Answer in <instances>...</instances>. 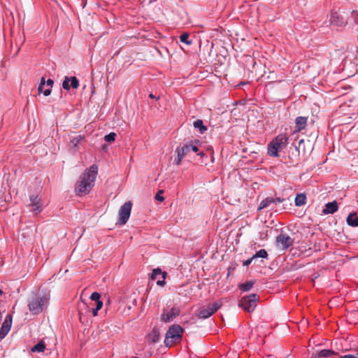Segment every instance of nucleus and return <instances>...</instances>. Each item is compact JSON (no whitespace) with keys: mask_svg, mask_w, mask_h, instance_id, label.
Masks as SVG:
<instances>
[{"mask_svg":"<svg viewBox=\"0 0 358 358\" xmlns=\"http://www.w3.org/2000/svg\"><path fill=\"white\" fill-rule=\"evenodd\" d=\"M98 174V166L95 164L90 166L80 175L75 186L76 195L83 196L88 194L94 186Z\"/></svg>","mask_w":358,"mask_h":358,"instance_id":"nucleus-1","label":"nucleus"},{"mask_svg":"<svg viewBox=\"0 0 358 358\" xmlns=\"http://www.w3.org/2000/svg\"><path fill=\"white\" fill-rule=\"evenodd\" d=\"M50 296L42 292L32 293L27 301V306L32 315H38L47 308Z\"/></svg>","mask_w":358,"mask_h":358,"instance_id":"nucleus-2","label":"nucleus"},{"mask_svg":"<svg viewBox=\"0 0 358 358\" xmlns=\"http://www.w3.org/2000/svg\"><path fill=\"white\" fill-rule=\"evenodd\" d=\"M259 299V296L257 294H252L242 297L240 301L239 306L245 311L250 313L255 310L257 306V302Z\"/></svg>","mask_w":358,"mask_h":358,"instance_id":"nucleus-3","label":"nucleus"},{"mask_svg":"<svg viewBox=\"0 0 358 358\" xmlns=\"http://www.w3.org/2000/svg\"><path fill=\"white\" fill-rule=\"evenodd\" d=\"M222 303L220 301L210 303L206 308H202L199 311L198 316L202 319H207L221 308Z\"/></svg>","mask_w":358,"mask_h":358,"instance_id":"nucleus-4","label":"nucleus"},{"mask_svg":"<svg viewBox=\"0 0 358 358\" xmlns=\"http://www.w3.org/2000/svg\"><path fill=\"white\" fill-rule=\"evenodd\" d=\"M132 203L129 201L125 202L121 207L119 210L118 216V222L120 224H125L128 221L131 211Z\"/></svg>","mask_w":358,"mask_h":358,"instance_id":"nucleus-5","label":"nucleus"},{"mask_svg":"<svg viewBox=\"0 0 358 358\" xmlns=\"http://www.w3.org/2000/svg\"><path fill=\"white\" fill-rule=\"evenodd\" d=\"M182 332L183 329L180 325L174 324L171 326L166 332L164 341L165 345L169 346L168 341L169 338H171L172 341H176V339L180 338L182 336Z\"/></svg>","mask_w":358,"mask_h":358,"instance_id":"nucleus-6","label":"nucleus"},{"mask_svg":"<svg viewBox=\"0 0 358 358\" xmlns=\"http://www.w3.org/2000/svg\"><path fill=\"white\" fill-rule=\"evenodd\" d=\"M294 240L287 234H280L276 237V245L282 250H286L292 246Z\"/></svg>","mask_w":358,"mask_h":358,"instance_id":"nucleus-7","label":"nucleus"},{"mask_svg":"<svg viewBox=\"0 0 358 358\" xmlns=\"http://www.w3.org/2000/svg\"><path fill=\"white\" fill-rule=\"evenodd\" d=\"M29 206L31 207V210L36 213H41L43 209V203L41 197L38 194H31L29 196Z\"/></svg>","mask_w":358,"mask_h":358,"instance_id":"nucleus-8","label":"nucleus"},{"mask_svg":"<svg viewBox=\"0 0 358 358\" xmlns=\"http://www.w3.org/2000/svg\"><path fill=\"white\" fill-rule=\"evenodd\" d=\"M54 82L52 79H48L45 82V78L42 77L41 80L40 85L38 88V92H43V94L48 96L50 94L52 91V87L53 86Z\"/></svg>","mask_w":358,"mask_h":358,"instance_id":"nucleus-9","label":"nucleus"},{"mask_svg":"<svg viewBox=\"0 0 358 358\" xmlns=\"http://www.w3.org/2000/svg\"><path fill=\"white\" fill-rule=\"evenodd\" d=\"M180 309L176 307L172 308L168 312H164L161 315V320L162 321L164 322H170L172 321L176 317L179 315L180 314Z\"/></svg>","mask_w":358,"mask_h":358,"instance_id":"nucleus-10","label":"nucleus"},{"mask_svg":"<svg viewBox=\"0 0 358 358\" xmlns=\"http://www.w3.org/2000/svg\"><path fill=\"white\" fill-rule=\"evenodd\" d=\"M62 87L66 90H69L71 87L77 89L79 87V80L76 76L69 78L66 76L62 83Z\"/></svg>","mask_w":358,"mask_h":358,"instance_id":"nucleus-11","label":"nucleus"},{"mask_svg":"<svg viewBox=\"0 0 358 358\" xmlns=\"http://www.w3.org/2000/svg\"><path fill=\"white\" fill-rule=\"evenodd\" d=\"M11 327V317L8 315L0 329V338H3L8 334Z\"/></svg>","mask_w":358,"mask_h":358,"instance_id":"nucleus-12","label":"nucleus"},{"mask_svg":"<svg viewBox=\"0 0 358 358\" xmlns=\"http://www.w3.org/2000/svg\"><path fill=\"white\" fill-rule=\"evenodd\" d=\"M288 138L285 134H280L275 137L273 142L280 148L282 150L287 144Z\"/></svg>","mask_w":358,"mask_h":358,"instance_id":"nucleus-13","label":"nucleus"},{"mask_svg":"<svg viewBox=\"0 0 358 358\" xmlns=\"http://www.w3.org/2000/svg\"><path fill=\"white\" fill-rule=\"evenodd\" d=\"M308 117L303 116L297 117L295 120V131H301L307 125Z\"/></svg>","mask_w":358,"mask_h":358,"instance_id":"nucleus-14","label":"nucleus"},{"mask_svg":"<svg viewBox=\"0 0 358 358\" xmlns=\"http://www.w3.org/2000/svg\"><path fill=\"white\" fill-rule=\"evenodd\" d=\"M338 210V205L336 201L326 203L322 213L324 215L333 214Z\"/></svg>","mask_w":358,"mask_h":358,"instance_id":"nucleus-15","label":"nucleus"},{"mask_svg":"<svg viewBox=\"0 0 358 358\" xmlns=\"http://www.w3.org/2000/svg\"><path fill=\"white\" fill-rule=\"evenodd\" d=\"M85 136L83 135H77L73 136L70 139L69 146L73 149H78V145L84 141Z\"/></svg>","mask_w":358,"mask_h":358,"instance_id":"nucleus-16","label":"nucleus"},{"mask_svg":"<svg viewBox=\"0 0 358 358\" xmlns=\"http://www.w3.org/2000/svg\"><path fill=\"white\" fill-rule=\"evenodd\" d=\"M347 223L351 227H358V216L355 213H351L347 217Z\"/></svg>","mask_w":358,"mask_h":358,"instance_id":"nucleus-17","label":"nucleus"},{"mask_svg":"<svg viewBox=\"0 0 358 358\" xmlns=\"http://www.w3.org/2000/svg\"><path fill=\"white\" fill-rule=\"evenodd\" d=\"M279 150H281L277 145L275 144V143L273 142V141L270 143L268 147V155L271 157H277L278 152Z\"/></svg>","mask_w":358,"mask_h":358,"instance_id":"nucleus-18","label":"nucleus"},{"mask_svg":"<svg viewBox=\"0 0 358 358\" xmlns=\"http://www.w3.org/2000/svg\"><path fill=\"white\" fill-rule=\"evenodd\" d=\"M150 342L152 343H157L159 340V331L157 329H153L150 334L148 335Z\"/></svg>","mask_w":358,"mask_h":358,"instance_id":"nucleus-19","label":"nucleus"},{"mask_svg":"<svg viewBox=\"0 0 358 358\" xmlns=\"http://www.w3.org/2000/svg\"><path fill=\"white\" fill-rule=\"evenodd\" d=\"M194 127L198 129L200 134H203L207 130V127L203 124V122L201 120H197L193 123Z\"/></svg>","mask_w":358,"mask_h":358,"instance_id":"nucleus-20","label":"nucleus"},{"mask_svg":"<svg viewBox=\"0 0 358 358\" xmlns=\"http://www.w3.org/2000/svg\"><path fill=\"white\" fill-rule=\"evenodd\" d=\"M295 206H302L306 203V196L304 194H298L294 200Z\"/></svg>","mask_w":358,"mask_h":358,"instance_id":"nucleus-21","label":"nucleus"},{"mask_svg":"<svg viewBox=\"0 0 358 358\" xmlns=\"http://www.w3.org/2000/svg\"><path fill=\"white\" fill-rule=\"evenodd\" d=\"M254 284H255L254 281H252V280L246 281L244 283L240 284L238 285V288L242 292H248L252 289Z\"/></svg>","mask_w":358,"mask_h":358,"instance_id":"nucleus-22","label":"nucleus"},{"mask_svg":"<svg viewBox=\"0 0 358 358\" xmlns=\"http://www.w3.org/2000/svg\"><path fill=\"white\" fill-rule=\"evenodd\" d=\"M272 203H273V198L267 197L260 202L258 210H262L266 207H268Z\"/></svg>","mask_w":358,"mask_h":358,"instance_id":"nucleus-23","label":"nucleus"},{"mask_svg":"<svg viewBox=\"0 0 358 358\" xmlns=\"http://www.w3.org/2000/svg\"><path fill=\"white\" fill-rule=\"evenodd\" d=\"M336 355V352L331 350H329V349H324V350H320L317 355V357H329L332 355Z\"/></svg>","mask_w":358,"mask_h":358,"instance_id":"nucleus-24","label":"nucleus"},{"mask_svg":"<svg viewBox=\"0 0 358 358\" xmlns=\"http://www.w3.org/2000/svg\"><path fill=\"white\" fill-rule=\"evenodd\" d=\"M159 275H162V279H165L166 273L162 272L160 268L153 269L150 278L152 280H157Z\"/></svg>","mask_w":358,"mask_h":358,"instance_id":"nucleus-25","label":"nucleus"},{"mask_svg":"<svg viewBox=\"0 0 358 358\" xmlns=\"http://www.w3.org/2000/svg\"><path fill=\"white\" fill-rule=\"evenodd\" d=\"M45 349V344L43 341H39L31 348L32 352H43Z\"/></svg>","mask_w":358,"mask_h":358,"instance_id":"nucleus-26","label":"nucleus"},{"mask_svg":"<svg viewBox=\"0 0 358 358\" xmlns=\"http://www.w3.org/2000/svg\"><path fill=\"white\" fill-rule=\"evenodd\" d=\"M176 152L177 154L181 155V156L184 157L189 152V150L186 143L181 148H177Z\"/></svg>","mask_w":358,"mask_h":358,"instance_id":"nucleus-27","label":"nucleus"},{"mask_svg":"<svg viewBox=\"0 0 358 358\" xmlns=\"http://www.w3.org/2000/svg\"><path fill=\"white\" fill-rule=\"evenodd\" d=\"M330 22H331V24H335L337 26H341L342 24H343V20H339V17L336 13H334L331 15V18H330Z\"/></svg>","mask_w":358,"mask_h":358,"instance_id":"nucleus-28","label":"nucleus"},{"mask_svg":"<svg viewBox=\"0 0 358 358\" xmlns=\"http://www.w3.org/2000/svg\"><path fill=\"white\" fill-rule=\"evenodd\" d=\"M198 143H199V141H191V142L187 143V145L188 146L189 152L192 150L194 152H196L199 150Z\"/></svg>","mask_w":358,"mask_h":358,"instance_id":"nucleus-29","label":"nucleus"},{"mask_svg":"<svg viewBox=\"0 0 358 358\" xmlns=\"http://www.w3.org/2000/svg\"><path fill=\"white\" fill-rule=\"evenodd\" d=\"M255 259L256 258H268V253L264 249H261L259 251H257L254 255Z\"/></svg>","mask_w":358,"mask_h":358,"instance_id":"nucleus-30","label":"nucleus"},{"mask_svg":"<svg viewBox=\"0 0 358 358\" xmlns=\"http://www.w3.org/2000/svg\"><path fill=\"white\" fill-rule=\"evenodd\" d=\"M189 34L187 33H183L180 36V41L187 45H191L192 41L189 40Z\"/></svg>","mask_w":358,"mask_h":358,"instance_id":"nucleus-31","label":"nucleus"},{"mask_svg":"<svg viewBox=\"0 0 358 358\" xmlns=\"http://www.w3.org/2000/svg\"><path fill=\"white\" fill-rule=\"evenodd\" d=\"M116 134L114 132H110V134L106 135L104 136L105 141L108 143H111L115 141V140Z\"/></svg>","mask_w":358,"mask_h":358,"instance_id":"nucleus-32","label":"nucleus"},{"mask_svg":"<svg viewBox=\"0 0 358 358\" xmlns=\"http://www.w3.org/2000/svg\"><path fill=\"white\" fill-rule=\"evenodd\" d=\"M100 294L96 292H93L90 296L91 300L94 301V302L100 301Z\"/></svg>","mask_w":358,"mask_h":358,"instance_id":"nucleus-33","label":"nucleus"},{"mask_svg":"<svg viewBox=\"0 0 358 358\" xmlns=\"http://www.w3.org/2000/svg\"><path fill=\"white\" fill-rule=\"evenodd\" d=\"M184 157L181 156V155L177 154V157L175 159V163L177 166L180 165L181 164V162Z\"/></svg>","mask_w":358,"mask_h":358,"instance_id":"nucleus-34","label":"nucleus"},{"mask_svg":"<svg viewBox=\"0 0 358 358\" xmlns=\"http://www.w3.org/2000/svg\"><path fill=\"white\" fill-rule=\"evenodd\" d=\"M163 192L162 191H159L156 195H155V199L157 200V201H163L164 200V198L163 196H162V193Z\"/></svg>","mask_w":358,"mask_h":358,"instance_id":"nucleus-35","label":"nucleus"},{"mask_svg":"<svg viewBox=\"0 0 358 358\" xmlns=\"http://www.w3.org/2000/svg\"><path fill=\"white\" fill-rule=\"evenodd\" d=\"M254 259H255V257H254V256H252L251 258H249L248 259L245 260L243 262V266H249L252 262V261Z\"/></svg>","mask_w":358,"mask_h":358,"instance_id":"nucleus-36","label":"nucleus"},{"mask_svg":"<svg viewBox=\"0 0 358 358\" xmlns=\"http://www.w3.org/2000/svg\"><path fill=\"white\" fill-rule=\"evenodd\" d=\"M352 17H354L356 23L358 24V8L352 11Z\"/></svg>","mask_w":358,"mask_h":358,"instance_id":"nucleus-37","label":"nucleus"},{"mask_svg":"<svg viewBox=\"0 0 358 358\" xmlns=\"http://www.w3.org/2000/svg\"><path fill=\"white\" fill-rule=\"evenodd\" d=\"M340 358H358V353L356 355H350V354L345 355L341 356Z\"/></svg>","mask_w":358,"mask_h":358,"instance_id":"nucleus-38","label":"nucleus"},{"mask_svg":"<svg viewBox=\"0 0 358 358\" xmlns=\"http://www.w3.org/2000/svg\"><path fill=\"white\" fill-rule=\"evenodd\" d=\"M284 201H285L284 198H280V197L273 198V203H275V204L282 203Z\"/></svg>","mask_w":358,"mask_h":358,"instance_id":"nucleus-39","label":"nucleus"},{"mask_svg":"<svg viewBox=\"0 0 358 358\" xmlns=\"http://www.w3.org/2000/svg\"><path fill=\"white\" fill-rule=\"evenodd\" d=\"M96 303V308H98V310H99L102 306H103V302L101 301H97V302H95Z\"/></svg>","mask_w":358,"mask_h":358,"instance_id":"nucleus-40","label":"nucleus"},{"mask_svg":"<svg viewBox=\"0 0 358 358\" xmlns=\"http://www.w3.org/2000/svg\"><path fill=\"white\" fill-rule=\"evenodd\" d=\"M99 310L98 308H93L92 309V315L93 316H96L97 315V313H98Z\"/></svg>","mask_w":358,"mask_h":358,"instance_id":"nucleus-41","label":"nucleus"},{"mask_svg":"<svg viewBox=\"0 0 358 358\" xmlns=\"http://www.w3.org/2000/svg\"><path fill=\"white\" fill-rule=\"evenodd\" d=\"M164 279H163L162 280H158L157 281V284L159 285H163L164 284Z\"/></svg>","mask_w":358,"mask_h":358,"instance_id":"nucleus-42","label":"nucleus"},{"mask_svg":"<svg viewBox=\"0 0 358 358\" xmlns=\"http://www.w3.org/2000/svg\"><path fill=\"white\" fill-rule=\"evenodd\" d=\"M149 97H150L152 99H159V97L156 98V96L152 94H150Z\"/></svg>","mask_w":358,"mask_h":358,"instance_id":"nucleus-43","label":"nucleus"},{"mask_svg":"<svg viewBox=\"0 0 358 358\" xmlns=\"http://www.w3.org/2000/svg\"><path fill=\"white\" fill-rule=\"evenodd\" d=\"M198 155L203 156L204 153L203 152L198 153Z\"/></svg>","mask_w":358,"mask_h":358,"instance_id":"nucleus-44","label":"nucleus"},{"mask_svg":"<svg viewBox=\"0 0 358 358\" xmlns=\"http://www.w3.org/2000/svg\"><path fill=\"white\" fill-rule=\"evenodd\" d=\"M3 294V291L1 289H0V296H1Z\"/></svg>","mask_w":358,"mask_h":358,"instance_id":"nucleus-45","label":"nucleus"},{"mask_svg":"<svg viewBox=\"0 0 358 358\" xmlns=\"http://www.w3.org/2000/svg\"><path fill=\"white\" fill-rule=\"evenodd\" d=\"M132 358H138V357H132Z\"/></svg>","mask_w":358,"mask_h":358,"instance_id":"nucleus-46","label":"nucleus"}]
</instances>
